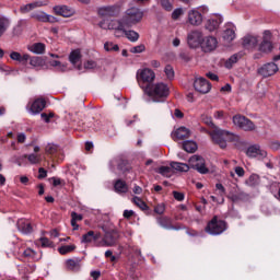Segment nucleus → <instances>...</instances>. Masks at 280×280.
I'll return each mask as SVG.
<instances>
[{
  "label": "nucleus",
  "instance_id": "obj_6",
  "mask_svg": "<svg viewBox=\"0 0 280 280\" xmlns=\"http://www.w3.org/2000/svg\"><path fill=\"white\" fill-rule=\"evenodd\" d=\"M232 121L236 128H241V130H245V132H250L256 128L255 124L250 119L240 114L233 116Z\"/></svg>",
  "mask_w": 280,
  "mask_h": 280
},
{
  "label": "nucleus",
  "instance_id": "obj_62",
  "mask_svg": "<svg viewBox=\"0 0 280 280\" xmlns=\"http://www.w3.org/2000/svg\"><path fill=\"white\" fill-rule=\"evenodd\" d=\"M234 171H235V174L240 176V178H242L245 174L244 167L242 166H236Z\"/></svg>",
  "mask_w": 280,
  "mask_h": 280
},
{
  "label": "nucleus",
  "instance_id": "obj_53",
  "mask_svg": "<svg viewBox=\"0 0 280 280\" xmlns=\"http://www.w3.org/2000/svg\"><path fill=\"white\" fill-rule=\"evenodd\" d=\"M154 213H158V215H163L165 213V203H159L155 206Z\"/></svg>",
  "mask_w": 280,
  "mask_h": 280
},
{
  "label": "nucleus",
  "instance_id": "obj_35",
  "mask_svg": "<svg viewBox=\"0 0 280 280\" xmlns=\"http://www.w3.org/2000/svg\"><path fill=\"white\" fill-rule=\"evenodd\" d=\"M114 189L117 194H127L128 192V185L126 182L118 179L114 185Z\"/></svg>",
  "mask_w": 280,
  "mask_h": 280
},
{
  "label": "nucleus",
  "instance_id": "obj_40",
  "mask_svg": "<svg viewBox=\"0 0 280 280\" xmlns=\"http://www.w3.org/2000/svg\"><path fill=\"white\" fill-rule=\"evenodd\" d=\"M183 148L185 152H189L190 154H192V152H196V150H198V144H196L195 141L188 140L183 143Z\"/></svg>",
  "mask_w": 280,
  "mask_h": 280
},
{
  "label": "nucleus",
  "instance_id": "obj_28",
  "mask_svg": "<svg viewBox=\"0 0 280 280\" xmlns=\"http://www.w3.org/2000/svg\"><path fill=\"white\" fill-rule=\"evenodd\" d=\"M36 8H43V2L36 1V2H31L28 4H23L20 7V12L21 14H27L32 12V10H36Z\"/></svg>",
  "mask_w": 280,
  "mask_h": 280
},
{
  "label": "nucleus",
  "instance_id": "obj_16",
  "mask_svg": "<svg viewBox=\"0 0 280 280\" xmlns=\"http://www.w3.org/2000/svg\"><path fill=\"white\" fill-rule=\"evenodd\" d=\"M194 86L198 93L207 94L209 91H211V83H209V81H207L205 78H197L194 82Z\"/></svg>",
  "mask_w": 280,
  "mask_h": 280
},
{
  "label": "nucleus",
  "instance_id": "obj_11",
  "mask_svg": "<svg viewBox=\"0 0 280 280\" xmlns=\"http://www.w3.org/2000/svg\"><path fill=\"white\" fill-rule=\"evenodd\" d=\"M246 154L249 159H266L268 156V152L258 144L248 147Z\"/></svg>",
  "mask_w": 280,
  "mask_h": 280
},
{
  "label": "nucleus",
  "instance_id": "obj_47",
  "mask_svg": "<svg viewBox=\"0 0 280 280\" xmlns=\"http://www.w3.org/2000/svg\"><path fill=\"white\" fill-rule=\"evenodd\" d=\"M215 187L219 191V195L221 196L219 205H222V203H224V195L226 194V189L224 188V185H222V184H217Z\"/></svg>",
  "mask_w": 280,
  "mask_h": 280
},
{
  "label": "nucleus",
  "instance_id": "obj_39",
  "mask_svg": "<svg viewBox=\"0 0 280 280\" xmlns=\"http://www.w3.org/2000/svg\"><path fill=\"white\" fill-rule=\"evenodd\" d=\"M23 255L24 257H27V259H33V261H38V259H40V254L32 248H26Z\"/></svg>",
  "mask_w": 280,
  "mask_h": 280
},
{
  "label": "nucleus",
  "instance_id": "obj_52",
  "mask_svg": "<svg viewBox=\"0 0 280 280\" xmlns=\"http://www.w3.org/2000/svg\"><path fill=\"white\" fill-rule=\"evenodd\" d=\"M201 119H202L203 124H206L207 126H210V128L212 130H214L217 128L215 125L213 124V119L211 117L202 116Z\"/></svg>",
  "mask_w": 280,
  "mask_h": 280
},
{
  "label": "nucleus",
  "instance_id": "obj_37",
  "mask_svg": "<svg viewBox=\"0 0 280 280\" xmlns=\"http://www.w3.org/2000/svg\"><path fill=\"white\" fill-rule=\"evenodd\" d=\"M66 266L68 270H72L73 272H78V270L82 268V265H80V260L78 259H68L66 261Z\"/></svg>",
  "mask_w": 280,
  "mask_h": 280
},
{
  "label": "nucleus",
  "instance_id": "obj_21",
  "mask_svg": "<svg viewBox=\"0 0 280 280\" xmlns=\"http://www.w3.org/2000/svg\"><path fill=\"white\" fill-rule=\"evenodd\" d=\"M16 226H18V231H20V233H23V235H30V233L34 231V228H32V224L30 223V221L24 219L18 220Z\"/></svg>",
  "mask_w": 280,
  "mask_h": 280
},
{
  "label": "nucleus",
  "instance_id": "obj_8",
  "mask_svg": "<svg viewBox=\"0 0 280 280\" xmlns=\"http://www.w3.org/2000/svg\"><path fill=\"white\" fill-rule=\"evenodd\" d=\"M203 38L202 32L192 31L188 34L187 42L191 49H198V47H202Z\"/></svg>",
  "mask_w": 280,
  "mask_h": 280
},
{
  "label": "nucleus",
  "instance_id": "obj_51",
  "mask_svg": "<svg viewBox=\"0 0 280 280\" xmlns=\"http://www.w3.org/2000/svg\"><path fill=\"white\" fill-rule=\"evenodd\" d=\"M59 148L57 144L54 143H49L46 147V152L47 154H56V152H58Z\"/></svg>",
  "mask_w": 280,
  "mask_h": 280
},
{
  "label": "nucleus",
  "instance_id": "obj_55",
  "mask_svg": "<svg viewBox=\"0 0 280 280\" xmlns=\"http://www.w3.org/2000/svg\"><path fill=\"white\" fill-rule=\"evenodd\" d=\"M97 68V62L93 61V60H88L84 63V69H86L88 71H91L92 69H96Z\"/></svg>",
  "mask_w": 280,
  "mask_h": 280
},
{
  "label": "nucleus",
  "instance_id": "obj_63",
  "mask_svg": "<svg viewBox=\"0 0 280 280\" xmlns=\"http://www.w3.org/2000/svg\"><path fill=\"white\" fill-rule=\"evenodd\" d=\"M206 75H207V78H209V80H212L213 82H218V80H219L218 74H215L213 72H208Z\"/></svg>",
  "mask_w": 280,
  "mask_h": 280
},
{
  "label": "nucleus",
  "instance_id": "obj_24",
  "mask_svg": "<svg viewBox=\"0 0 280 280\" xmlns=\"http://www.w3.org/2000/svg\"><path fill=\"white\" fill-rule=\"evenodd\" d=\"M188 23H190V25H200L202 23V14L196 9L189 11Z\"/></svg>",
  "mask_w": 280,
  "mask_h": 280
},
{
  "label": "nucleus",
  "instance_id": "obj_30",
  "mask_svg": "<svg viewBox=\"0 0 280 280\" xmlns=\"http://www.w3.org/2000/svg\"><path fill=\"white\" fill-rule=\"evenodd\" d=\"M244 56V52H236L232 55L226 61H225V69H233V65H237L240 60H242V57Z\"/></svg>",
  "mask_w": 280,
  "mask_h": 280
},
{
  "label": "nucleus",
  "instance_id": "obj_7",
  "mask_svg": "<svg viewBox=\"0 0 280 280\" xmlns=\"http://www.w3.org/2000/svg\"><path fill=\"white\" fill-rule=\"evenodd\" d=\"M189 165L192 170L198 171L199 174H209V168L202 156L200 155H192L189 159Z\"/></svg>",
  "mask_w": 280,
  "mask_h": 280
},
{
  "label": "nucleus",
  "instance_id": "obj_19",
  "mask_svg": "<svg viewBox=\"0 0 280 280\" xmlns=\"http://www.w3.org/2000/svg\"><path fill=\"white\" fill-rule=\"evenodd\" d=\"M158 224L162 226V229H166V231H180L182 226L172 225V219L168 217H160L158 218Z\"/></svg>",
  "mask_w": 280,
  "mask_h": 280
},
{
  "label": "nucleus",
  "instance_id": "obj_64",
  "mask_svg": "<svg viewBox=\"0 0 280 280\" xmlns=\"http://www.w3.org/2000/svg\"><path fill=\"white\" fill-rule=\"evenodd\" d=\"M38 172H39L38 178H47V172L45 171V168L40 167Z\"/></svg>",
  "mask_w": 280,
  "mask_h": 280
},
{
  "label": "nucleus",
  "instance_id": "obj_5",
  "mask_svg": "<svg viewBox=\"0 0 280 280\" xmlns=\"http://www.w3.org/2000/svg\"><path fill=\"white\" fill-rule=\"evenodd\" d=\"M226 231V222L218 220V217H214L206 226V233L209 235H222Z\"/></svg>",
  "mask_w": 280,
  "mask_h": 280
},
{
  "label": "nucleus",
  "instance_id": "obj_61",
  "mask_svg": "<svg viewBox=\"0 0 280 280\" xmlns=\"http://www.w3.org/2000/svg\"><path fill=\"white\" fill-rule=\"evenodd\" d=\"M40 117H42L43 121H45L46 124H49V120L54 117V114L52 113H50V114L42 113Z\"/></svg>",
  "mask_w": 280,
  "mask_h": 280
},
{
  "label": "nucleus",
  "instance_id": "obj_23",
  "mask_svg": "<svg viewBox=\"0 0 280 280\" xmlns=\"http://www.w3.org/2000/svg\"><path fill=\"white\" fill-rule=\"evenodd\" d=\"M45 100L37 98L32 103L31 107L28 108V113H31V115H38L45 108Z\"/></svg>",
  "mask_w": 280,
  "mask_h": 280
},
{
  "label": "nucleus",
  "instance_id": "obj_13",
  "mask_svg": "<svg viewBox=\"0 0 280 280\" xmlns=\"http://www.w3.org/2000/svg\"><path fill=\"white\" fill-rule=\"evenodd\" d=\"M119 12V5H104L97 9L98 16H117Z\"/></svg>",
  "mask_w": 280,
  "mask_h": 280
},
{
  "label": "nucleus",
  "instance_id": "obj_17",
  "mask_svg": "<svg viewBox=\"0 0 280 280\" xmlns=\"http://www.w3.org/2000/svg\"><path fill=\"white\" fill-rule=\"evenodd\" d=\"M190 136L191 131L189 129H187L186 127H179L172 133V139L174 141H183L185 139H189Z\"/></svg>",
  "mask_w": 280,
  "mask_h": 280
},
{
  "label": "nucleus",
  "instance_id": "obj_3",
  "mask_svg": "<svg viewBox=\"0 0 280 280\" xmlns=\"http://www.w3.org/2000/svg\"><path fill=\"white\" fill-rule=\"evenodd\" d=\"M143 19V11L139 8H130L125 12V16L119 19L120 21V27L121 30H125V27H132L133 25H137V23H141V20Z\"/></svg>",
  "mask_w": 280,
  "mask_h": 280
},
{
  "label": "nucleus",
  "instance_id": "obj_41",
  "mask_svg": "<svg viewBox=\"0 0 280 280\" xmlns=\"http://www.w3.org/2000/svg\"><path fill=\"white\" fill-rule=\"evenodd\" d=\"M27 21L20 20L18 24L13 27L12 35L13 36H21L23 34V25H25Z\"/></svg>",
  "mask_w": 280,
  "mask_h": 280
},
{
  "label": "nucleus",
  "instance_id": "obj_43",
  "mask_svg": "<svg viewBox=\"0 0 280 280\" xmlns=\"http://www.w3.org/2000/svg\"><path fill=\"white\" fill-rule=\"evenodd\" d=\"M25 158L28 160V163L32 165H36L43 161V156L40 154L31 153L28 155H25Z\"/></svg>",
  "mask_w": 280,
  "mask_h": 280
},
{
  "label": "nucleus",
  "instance_id": "obj_48",
  "mask_svg": "<svg viewBox=\"0 0 280 280\" xmlns=\"http://www.w3.org/2000/svg\"><path fill=\"white\" fill-rule=\"evenodd\" d=\"M105 51H117L119 49V45L114 44L113 42H107L104 44Z\"/></svg>",
  "mask_w": 280,
  "mask_h": 280
},
{
  "label": "nucleus",
  "instance_id": "obj_38",
  "mask_svg": "<svg viewBox=\"0 0 280 280\" xmlns=\"http://www.w3.org/2000/svg\"><path fill=\"white\" fill-rule=\"evenodd\" d=\"M173 172H189V165L180 162H171Z\"/></svg>",
  "mask_w": 280,
  "mask_h": 280
},
{
  "label": "nucleus",
  "instance_id": "obj_25",
  "mask_svg": "<svg viewBox=\"0 0 280 280\" xmlns=\"http://www.w3.org/2000/svg\"><path fill=\"white\" fill-rule=\"evenodd\" d=\"M257 43H259V39H257V36L246 35L243 38V47L245 49H255V47H257Z\"/></svg>",
  "mask_w": 280,
  "mask_h": 280
},
{
  "label": "nucleus",
  "instance_id": "obj_46",
  "mask_svg": "<svg viewBox=\"0 0 280 280\" xmlns=\"http://www.w3.org/2000/svg\"><path fill=\"white\" fill-rule=\"evenodd\" d=\"M132 202H135V205L139 207V209H142V211H147L148 205L145 203V201H142L141 198L133 197Z\"/></svg>",
  "mask_w": 280,
  "mask_h": 280
},
{
  "label": "nucleus",
  "instance_id": "obj_50",
  "mask_svg": "<svg viewBox=\"0 0 280 280\" xmlns=\"http://www.w3.org/2000/svg\"><path fill=\"white\" fill-rule=\"evenodd\" d=\"M164 73L168 80H174V68L172 66H166Z\"/></svg>",
  "mask_w": 280,
  "mask_h": 280
},
{
  "label": "nucleus",
  "instance_id": "obj_20",
  "mask_svg": "<svg viewBox=\"0 0 280 280\" xmlns=\"http://www.w3.org/2000/svg\"><path fill=\"white\" fill-rule=\"evenodd\" d=\"M268 34L270 33L265 32L264 39L258 47V51H261V54H270V51H272V42H270Z\"/></svg>",
  "mask_w": 280,
  "mask_h": 280
},
{
  "label": "nucleus",
  "instance_id": "obj_15",
  "mask_svg": "<svg viewBox=\"0 0 280 280\" xmlns=\"http://www.w3.org/2000/svg\"><path fill=\"white\" fill-rule=\"evenodd\" d=\"M31 19L38 21L39 23H55L56 18L47 14L45 11H35L31 13Z\"/></svg>",
  "mask_w": 280,
  "mask_h": 280
},
{
  "label": "nucleus",
  "instance_id": "obj_34",
  "mask_svg": "<svg viewBox=\"0 0 280 280\" xmlns=\"http://www.w3.org/2000/svg\"><path fill=\"white\" fill-rule=\"evenodd\" d=\"M28 51H32V54L42 55L45 54V44L43 43H35L31 46H27Z\"/></svg>",
  "mask_w": 280,
  "mask_h": 280
},
{
  "label": "nucleus",
  "instance_id": "obj_29",
  "mask_svg": "<svg viewBox=\"0 0 280 280\" xmlns=\"http://www.w3.org/2000/svg\"><path fill=\"white\" fill-rule=\"evenodd\" d=\"M220 23H222V18H212L207 21L206 30H208L209 32H215V30L220 27Z\"/></svg>",
  "mask_w": 280,
  "mask_h": 280
},
{
  "label": "nucleus",
  "instance_id": "obj_10",
  "mask_svg": "<svg viewBox=\"0 0 280 280\" xmlns=\"http://www.w3.org/2000/svg\"><path fill=\"white\" fill-rule=\"evenodd\" d=\"M201 49L205 51V54H211V51H215V49H218V38L214 36L203 37Z\"/></svg>",
  "mask_w": 280,
  "mask_h": 280
},
{
  "label": "nucleus",
  "instance_id": "obj_44",
  "mask_svg": "<svg viewBox=\"0 0 280 280\" xmlns=\"http://www.w3.org/2000/svg\"><path fill=\"white\" fill-rule=\"evenodd\" d=\"M82 58L80 50H72L69 56V60L72 65H78Z\"/></svg>",
  "mask_w": 280,
  "mask_h": 280
},
{
  "label": "nucleus",
  "instance_id": "obj_58",
  "mask_svg": "<svg viewBox=\"0 0 280 280\" xmlns=\"http://www.w3.org/2000/svg\"><path fill=\"white\" fill-rule=\"evenodd\" d=\"M145 51V46L139 45L131 48V54H143Z\"/></svg>",
  "mask_w": 280,
  "mask_h": 280
},
{
  "label": "nucleus",
  "instance_id": "obj_42",
  "mask_svg": "<svg viewBox=\"0 0 280 280\" xmlns=\"http://www.w3.org/2000/svg\"><path fill=\"white\" fill-rule=\"evenodd\" d=\"M229 198L232 202H238V200L244 198V192H242L240 188H236L234 192H230Z\"/></svg>",
  "mask_w": 280,
  "mask_h": 280
},
{
  "label": "nucleus",
  "instance_id": "obj_26",
  "mask_svg": "<svg viewBox=\"0 0 280 280\" xmlns=\"http://www.w3.org/2000/svg\"><path fill=\"white\" fill-rule=\"evenodd\" d=\"M222 38L225 43H232V40H235V26L229 24L223 32Z\"/></svg>",
  "mask_w": 280,
  "mask_h": 280
},
{
  "label": "nucleus",
  "instance_id": "obj_12",
  "mask_svg": "<svg viewBox=\"0 0 280 280\" xmlns=\"http://www.w3.org/2000/svg\"><path fill=\"white\" fill-rule=\"evenodd\" d=\"M98 27H101V30H115L117 36L119 30H121V22L119 20L103 19L98 23Z\"/></svg>",
  "mask_w": 280,
  "mask_h": 280
},
{
  "label": "nucleus",
  "instance_id": "obj_18",
  "mask_svg": "<svg viewBox=\"0 0 280 280\" xmlns=\"http://www.w3.org/2000/svg\"><path fill=\"white\" fill-rule=\"evenodd\" d=\"M124 35L126 36V38H128V40H130V43H137V40H139V33L130 30V27H125V30H118V33L116 36H124Z\"/></svg>",
  "mask_w": 280,
  "mask_h": 280
},
{
  "label": "nucleus",
  "instance_id": "obj_45",
  "mask_svg": "<svg viewBox=\"0 0 280 280\" xmlns=\"http://www.w3.org/2000/svg\"><path fill=\"white\" fill-rule=\"evenodd\" d=\"M75 250V245H65L59 247L60 255H67L69 253H73Z\"/></svg>",
  "mask_w": 280,
  "mask_h": 280
},
{
  "label": "nucleus",
  "instance_id": "obj_4",
  "mask_svg": "<svg viewBox=\"0 0 280 280\" xmlns=\"http://www.w3.org/2000/svg\"><path fill=\"white\" fill-rule=\"evenodd\" d=\"M136 78L140 89L145 91V89H148V86L154 82L156 74L152 71V69L142 68L137 71Z\"/></svg>",
  "mask_w": 280,
  "mask_h": 280
},
{
  "label": "nucleus",
  "instance_id": "obj_2",
  "mask_svg": "<svg viewBox=\"0 0 280 280\" xmlns=\"http://www.w3.org/2000/svg\"><path fill=\"white\" fill-rule=\"evenodd\" d=\"M208 135L211 137L214 145H219L222 150L226 148L228 142L235 141V135L218 127L208 131Z\"/></svg>",
  "mask_w": 280,
  "mask_h": 280
},
{
  "label": "nucleus",
  "instance_id": "obj_14",
  "mask_svg": "<svg viewBox=\"0 0 280 280\" xmlns=\"http://www.w3.org/2000/svg\"><path fill=\"white\" fill-rule=\"evenodd\" d=\"M279 71V66L275 62H269L259 68L258 73L262 75V78H270V75H275Z\"/></svg>",
  "mask_w": 280,
  "mask_h": 280
},
{
  "label": "nucleus",
  "instance_id": "obj_54",
  "mask_svg": "<svg viewBox=\"0 0 280 280\" xmlns=\"http://www.w3.org/2000/svg\"><path fill=\"white\" fill-rule=\"evenodd\" d=\"M161 5L167 12H172V1L171 0H161Z\"/></svg>",
  "mask_w": 280,
  "mask_h": 280
},
{
  "label": "nucleus",
  "instance_id": "obj_49",
  "mask_svg": "<svg viewBox=\"0 0 280 280\" xmlns=\"http://www.w3.org/2000/svg\"><path fill=\"white\" fill-rule=\"evenodd\" d=\"M39 242H40L43 248H54V242H51L47 237L39 238Z\"/></svg>",
  "mask_w": 280,
  "mask_h": 280
},
{
  "label": "nucleus",
  "instance_id": "obj_9",
  "mask_svg": "<svg viewBox=\"0 0 280 280\" xmlns=\"http://www.w3.org/2000/svg\"><path fill=\"white\" fill-rule=\"evenodd\" d=\"M117 240H119V233L116 230H112L105 232L103 241L96 244V246H115V244H117Z\"/></svg>",
  "mask_w": 280,
  "mask_h": 280
},
{
  "label": "nucleus",
  "instance_id": "obj_1",
  "mask_svg": "<svg viewBox=\"0 0 280 280\" xmlns=\"http://www.w3.org/2000/svg\"><path fill=\"white\" fill-rule=\"evenodd\" d=\"M144 93L151 97L152 102H165L170 97V85L163 82L147 85Z\"/></svg>",
  "mask_w": 280,
  "mask_h": 280
},
{
  "label": "nucleus",
  "instance_id": "obj_57",
  "mask_svg": "<svg viewBox=\"0 0 280 280\" xmlns=\"http://www.w3.org/2000/svg\"><path fill=\"white\" fill-rule=\"evenodd\" d=\"M184 12L182 8L175 9L172 13V19H174V21H177V19H180V16H183Z\"/></svg>",
  "mask_w": 280,
  "mask_h": 280
},
{
  "label": "nucleus",
  "instance_id": "obj_33",
  "mask_svg": "<svg viewBox=\"0 0 280 280\" xmlns=\"http://www.w3.org/2000/svg\"><path fill=\"white\" fill-rule=\"evenodd\" d=\"M10 58L11 60H16L18 62H27V60H30V55L28 54L21 55V52L19 51H11Z\"/></svg>",
  "mask_w": 280,
  "mask_h": 280
},
{
  "label": "nucleus",
  "instance_id": "obj_32",
  "mask_svg": "<svg viewBox=\"0 0 280 280\" xmlns=\"http://www.w3.org/2000/svg\"><path fill=\"white\" fill-rule=\"evenodd\" d=\"M30 66L34 67L35 69L43 68L47 65V61L42 57H30Z\"/></svg>",
  "mask_w": 280,
  "mask_h": 280
},
{
  "label": "nucleus",
  "instance_id": "obj_59",
  "mask_svg": "<svg viewBox=\"0 0 280 280\" xmlns=\"http://www.w3.org/2000/svg\"><path fill=\"white\" fill-rule=\"evenodd\" d=\"M173 196L178 202H183L185 200V194L183 192L173 191Z\"/></svg>",
  "mask_w": 280,
  "mask_h": 280
},
{
  "label": "nucleus",
  "instance_id": "obj_56",
  "mask_svg": "<svg viewBox=\"0 0 280 280\" xmlns=\"http://www.w3.org/2000/svg\"><path fill=\"white\" fill-rule=\"evenodd\" d=\"M51 67H57L58 71H67V66L60 63V61L55 60L50 62Z\"/></svg>",
  "mask_w": 280,
  "mask_h": 280
},
{
  "label": "nucleus",
  "instance_id": "obj_22",
  "mask_svg": "<svg viewBox=\"0 0 280 280\" xmlns=\"http://www.w3.org/2000/svg\"><path fill=\"white\" fill-rule=\"evenodd\" d=\"M54 12L58 16H63L65 19H69V16H73V14H74L73 9H71L67 5H56V7H54Z\"/></svg>",
  "mask_w": 280,
  "mask_h": 280
},
{
  "label": "nucleus",
  "instance_id": "obj_60",
  "mask_svg": "<svg viewBox=\"0 0 280 280\" xmlns=\"http://www.w3.org/2000/svg\"><path fill=\"white\" fill-rule=\"evenodd\" d=\"M82 214H78L77 212H71L72 222H82Z\"/></svg>",
  "mask_w": 280,
  "mask_h": 280
},
{
  "label": "nucleus",
  "instance_id": "obj_36",
  "mask_svg": "<svg viewBox=\"0 0 280 280\" xmlns=\"http://www.w3.org/2000/svg\"><path fill=\"white\" fill-rule=\"evenodd\" d=\"M11 21L7 16H1L0 18V38L8 32V28L11 25Z\"/></svg>",
  "mask_w": 280,
  "mask_h": 280
},
{
  "label": "nucleus",
  "instance_id": "obj_31",
  "mask_svg": "<svg viewBox=\"0 0 280 280\" xmlns=\"http://www.w3.org/2000/svg\"><path fill=\"white\" fill-rule=\"evenodd\" d=\"M155 172L164 176V178H172L174 176V168L172 166H160Z\"/></svg>",
  "mask_w": 280,
  "mask_h": 280
},
{
  "label": "nucleus",
  "instance_id": "obj_27",
  "mask_svg": "<svg viewBox=\"0 0 280 280\" xmlns=\"http://www.w3.org/2000/svg\"><path fill=\"white\" fill-rule=\"evenodd\" d=\"M102 237V234L95 233L94 231H89L82 236V244H91V242H97Z\"/></svg>",
  "mask_w": 280,
  "mask_h": 280
}]
</instances>
